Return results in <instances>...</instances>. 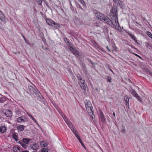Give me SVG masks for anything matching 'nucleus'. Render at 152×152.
Wrapping results in <instances>:
<instances>
[{"instance_id": "nucleus-26", "label": "nucleus", "mask_w": 152, "mask_h": 152, "mask_svg": "<svg viewBox=\"0 0 152 152\" xmlns=\"http://www.w3.org/2000/svg\"><path fill=\"white\" fill-rule=\"evenodd\" d=\"M64 41L67 44L70 46V43L69 42L68 39L66 37H64Z\"/></svg>"}, {"instance_id": "nucleus-24", "label": "nucleus", "mask_w": 152, "mask_h": 152, "mask_svg": "<svg viewBox=\"0 0 152 152\" xmlns=\"http://www.w3.org/2000/svg\"><path fill=\"white\" fill-rule=\"evenodd\" d=\"M6 131V128L4 126L0 127V132L2 133H4Z\"/></svg>"}, {"instance_id": "nucleus-29", "label": "nucleus", "mask_w": 152, "mask_h": 152, "mask_svg": "<svg viewBox=\"0 0 152 152\" xmlns=\"http://www.w3.org/2000/svg\"><path fill=\"white\" fill-rule=\"evenodd\" d=\"M15 113L18 116L20 115L21 114L19 110H16L15 111Z\"/></svg>"}, {"instance_id": "nucleus-46", "label": "nucleus", "mask_w": 152, "mask_h": 152, "mask_svg": "<svg viewBox=\"0 0 152 152\" xmlns=\"http://www.w3.org/2000/svg\"><path fill=\"white\" fill-rule=\"evenodd\" d=\"M69 2H70V5H71V6H72V3H71V2L70 0H69Z\"/></svg>"}, {"instance_id": "nucleus-30", "label": "nucleus", "mask_w": 152, "mask_h": 152, "mask_svg": "<svg viewBox=\"0 0 152 152\" xmlns=\"http://www.w3.org/2000/svg\"><path fill=\"white\" fill-rule=\"evenodd\" d=\"M19 143L21 144V146L23 147L24 148H26L27 145L25 144L24 143H23V142H20Z\"/></svg>"}, {"instance_id": "nucleus-34", "label": "nucleus", "mask_w": 152, "mask_h": 152, "mask_svg": "<svg viewBox=\"0 0 152 152\" xmlns=\"http://www.w3.org/2000/svg\"><path fill=\"white\" fill-rule=\"evenodd\" d=\"M80 143L83 146L84 148L85 149H86V148L85 146L84 145L83 142H82V141L81 140V141H80Z\"/></svg>"}, {"instance_id": "nucleus-40", "label": "nucleus", "mask_w": 152, "mask_h": 152, "mask_svg": "<svg viewBox=\"0 0 152 152\" xmlns=\"http://www.w3.org/2000/svg\"><path fill=\"white\" fill-rule=\"evenodd\" d=\"M3 101V99L1 95L0 94V102H1Z\"/></svg>"}, {"instance_id": "nucleus-19", "label": "nucleus", "mask_w": 152, "mask_h": 152, "mask_svg": "<svg viewBox=\"0 0 152 152\" xmlns=\"http://www.w3.org/2000/svg\"><path fill=\"white\" fill-rule=\"evenodd\" d=\"M48 144L45 141L41 142L40 145L42 147H45L47 146Z\"/></svg>"}, {"instance_id": "nucleus-2", "label": "nucleus", "mask_w": 152, "mask_h": 152, "mask_svg": "<svg viewBox=\"0 0 152 152\" xmlns=\"http://www.w3.org/2000/svg\"><path fill=\"white\" fill-rule=\"evenodd\" d=\"M96 16L98 20L104 22L109 25H112L113 24L111 22V20L105 15L99 12H97L96 14Z\"/></svg>"}, {"instance_id": "nucleus-51", "label": "nucleus", "mask_w": 152, "mask_h": 152, "mask_svg": "<svg viewBox=\"0 0 152 152\" xmlns=\"http://www.w3.org/2000/svg\"><path fill=\"white\" fill-rule=\"evenodd\" d=\"M23 152H29L27 151H23Z\"/></svg>"}, {"instance_id": "nucleus-6", "label": "nucleus", "mask_w": 152, "mask_h": 152, "mask_svg": "<svg viewBox=\"0 0 152 152\" xmlns=\"http://www.w3.org/2000/svg\"><path fill=\"white\" fill-rule=\"evenodd\" d=\"M99 115V120L101 121L103 123H104L105 122V119L104 114L102 111H100Z\"/></svg>"}, {"instance_id": "nucleus-37", "label": "nucleus", "mask_w": 152, "mask_h": 152, "mask_svg": "<svg viewBox=\"0 0 152 152\" xmlns=\"http://www.w3.org/2000/svg\"><path fill=\"white\" fill-rule=\"evenodd\" d=\"M138 97H137V96H136L135 97L137 99L140 101L141 102V98H140V97L138 96Z\"/></svg>"}, {"instance_id": "nucleus-11", "label": "nucleus", "mask_w": 152, "mask_h": 152, "mask_svg": "<svg viewBox=\"0 0 152 152\" xmlns=\"http://www.w3.org/2000/svg\"><path fill=\"white\" fill-rule=\"evenodd\" d=\"M13 150L14 152H21L20 148L17 145L13 147Z\"/></svg>"}, {"instance_id": "nucleus-48", "label": "nucleus", "mask_w": 152, "mask_h": 152, "mask_svg": "<svg viewBox=\"0 0 152 152\" xmlns=\"http://www.w3.org/2000/svg\"><path fill=\"white\" fill-rule=\"evenodd\" d=\"M149 75L152 77V72H149Z\"/></svg>"}, {"instance_id": "nucleus-9", "label": "nucleus", "mask_w": 152, "mask_h": 152, "mask_svg": "<svg viewBox=\"0 0 152 152\" xmlns=\"http://www.w3.org/2000/svg\"><path fill=\"white\" fill-rule=\"evenodd\" d=\"M70 50L74 54L76 55H78L79 54L78 52L76 49H74L71 46H69V47Z\"/></svg>"}, {"instance_id": "nucleus-54", "label": "nucleus", "mask_w": 152, "mask_h": 152, "mask_svg": "<svg viewBox=\"0 0 152 152\" xmlns=\"http://www.w3.org/2000/svg\"><path fill=\"white\" fill-rule=\"evenodd\" d=\"M14 53L15 54H16L17 53L16 52V53Z\"/></svg>"}, {"instance_id": "nucleus-1", "label": "nucleus", "mask_w": 152, "mask_h": 152, "mask_svg": "<svg viewBox=\"0 0 152 152\" xmlns=\"http://www.w3.org/2000/svg\"><path fill=\"white\" fill-rule=\"evenodd\" d=\"M110 16L112 19L111 22L113 23L110 26L115 29L120 31L121 28L118 22V13L116 7H113L110 13Z\"/></svg>"}, {"instance_id": "nucleus-15", "label": "nucleus", "mask_w": 152, "mask_h": 152, "mask_svg": "<svg viewBox=\"0 0 152 152\" xmlns=\"http://www.w3.org/2000/svg\"><path fill=\"white\" fill-rule=\"evenodd\" d=\"M114 3L119 5H122L123 2L120 0H113Z\"/></svg>"}, {"instance_id": "nucleus-31", "label": "nucleus", "mask_w": 152, "mask_h": 152, "mask_svg": "<svg viewBox=\"0 0 152 152\" xmlns=\"http://www.w3.org/2000/svg\"><path fill=\"white\" fill-rule=\"evenodd\" d=\"M42 0H36V1L39 5H40L42 2Z\"/></svg>"}, {"instance_id": "nucleus-23", "label": "nucleus", "mask_w": 152, "mask_h": 152, "mask_svg": "<svg viewBox=\"0 0 152 152\" xmlns=\"http://www.w3.org/2000/svg\"><path fill=\"white\" fill-rule=\"evenodd\" d=\"M131 94L133 95L134 97L138 96V94L134 90H132L131 92Z\"/></svg>"}, {"instance_id": "nucleus-52", "label": "nucleus", "mask_w": 152, "mask_h": 152, "mask_svg": "<svg viewBox=\"0 0 152 152\" xmlns=\"http://www.w3.org/2000/svg\"><path fill=\"white\" fill-rule=\"evenodd\" d=\"M76 137H77V136H78L79 135V134H77L75 135Z\"/></svg>"}, {"instance_id": "nucleus-47", "label": "nucleus", "mask_w": 152, "mask_h": 152, "mask_svg": "<svg viewBox=\"0 0 152 152\" xmlns=\"http://www.w3.org/2000/svg\"><path fill=\"white\" fill-rule=\"evenodd\" d=\"M35 123L36 124L39 126V127H40V126L39 125V124H38V123L37 122V121L36 122H35Z\"/></svg>"}, {"instance_id": "nucleus-43", "label": "nucleus", "mask_w": 152, "mask_h": 152, "mask_svg": "<svg viewBox=\"0 0 152 152\" xmlns=\"http://www.w3.org/2000/svg\"><path fill=\"white\" fill-rule=\"evenodd\" d=\"M33 121H34L35 123V122H36L37 121L36 120V119L34 118H33L32 119Z\"/></svg>"}, {"instance_id": "nucleus-41", "label": "nucleus", "mask_w": 152, "mask_h": 152, "mask_svg": "<svg viewBox=\"0 0 152 152\" xmlns=\"http://www.w3.org/2000/svg\"><path fill=\"white\" fill-rule=\"evenodd\" d=\"M136 23L137 24V25H136L137 26H140V27H141V26L142 25H141V24L139 23H137V22H136Z\"/></svg>"}, {"instance_id": "nucleus-12", "label": "nucleus", "mask_w": 152, "mask_h": 152, "mask_svg": "<svg viewBox=\"0 0 152 152\" xmlns=\"http://www.w3.org/2000/svg\"><path fill=\"white\" fill-rule=\"evenodd\" d=\"M51 26L53 27V28H58L60 27V25L55 22H53V23H52V25Z\"/></svg>"}, {"instance_id": "nucleus-50", "label": "nucleus", "mask_w": 152, "mask_h": 152, "mask_svg": "<svg viewBox=\"0 0 152 152\" xmlns=\"http://www.w3.org/2000/svg\"><path fill=\"white\" fill-rule=\"evenodd\" d=\"M113 114L114 116V117H115V113H114V112L113 113Z\"/></svg>"}, {"instance_id": "nucleus-4", "label": "nucleus", "mask_w": 152, "mask_h": 152, "mask_svg": "<svg viewBox=\"0 0 152 152\" xmlns=\"http://www.w3.org/2000/svg\"><path fill=\"white\" fill-rule=\"evenodd\" d=\"M78 83L82 90H86L87 86L84 79L80 81H78Z\"/></svg>"}, {"instance_id": "nucleus-17", "label": "nucleus", "mask_w": 152, "mask_h": 152, "mask_svg": "<svg viewBox=\"0 0 152 152\" xmlns=\"http://www.w3.org/2000/svg\"><path fill=\"white\" fill-rule=\"evenodd\" d=\"M31 148L34 150H36L38 148V146L36 143H34L31 146Z\"/></svg>"}, {"instance_id": "nucleus-36", "label": "nucleus", "mask_w": 152, "mask_h": 152, "mask_svg": "<svg viewBox=\"0 0 152 152\" xmlns=\"http://www.w3.org/2000/svg\"><path fill=\"white\" fill-rule=\"evenodd\" d=\"M88 61L92 65H94V64L92 62V61H91V59H88Z\"/></svg>"}, {"instance_id": "nucleus-18", "label": "nucleus", "mask_w": 152, "mask_h": 152, "mask_svg": "<svg viewBox=\"0 0 152 152\" xmlns=\"http://www.w3.org/2000/svg\"><path fill=\"white\" fill-rule=\"evenodd\" d=\"M17 121L18 123H21L22 122H24L25 121L23 119V117H18L17 119Z\"/></svg>"}, {"instance_id": "nucleus-13", "label": "nucleus", "mask_w": 152, "mask_h": 152, "mask_svg": "<svg viewBox=\"0 0 152 152\" xmlns=\"http://www.w3.org/2000/svg\"><path fill=\"white\" fill-rule=\"evenodd\" d=\"M124 100L126 103V104L128 107L129 108V98L127 96H125L124 97Z\"/></svg>"}, {"instance_id": "nucleus-20", "label": "nucleus", "mask_w": 152, "mask_h": 152, "mask_svg": "<svg viewBox=\"0 0 152 152\" xmlns=\"http://www.w3.org/2000/svg\"><path fill=\"white\" fill-rule=\"evenodd\" d=\"M70 128L72 131L73 133L75 135H76L78 134L77 131L75 129L74 127L73 126H71V127H70Z\"/></svg>"}, {"instance_id": "nucleus-25", "label": "nucleus", "mask_w": 152, "mask_h": 152, "mask_svg": "<svg viewBox=\"0 0 152 152\" xmlns=\"http://www.w3.org/2000/svg\"><path fill=\"white\" fill-rule=\"evenodd\" d=\"M77 77L78 80V81H81L84 80V79H83V77L80 74L77 75Z\"/></svg>"}, {"instance_id": "nucleus-45", "label": "nucleus", "mask_w": 152, "mask_h": 152, "mask_svg": "<svg viewBox=\"0 0 152 152\" xmlns=\"http://www.w3.org/2000/svg\"><path fill=\"white\" fill-rule=\"evenodd\" d=\"M23 39H24V40H25V42H27L26 40V39H25V37H24V36H23Z\"/></svg>"}, {"instance_id": "nucleus-27", "label": "nucleus", "mask_w": 152, "mask_h": 152, "mask_svg": "<svg viewBox=\"0 0 152 152\" xmlns=\"http://www.w3.org/2000/svg\"><path fill=\"white\" fill-rule=\"evenodd\" d=\"M41 152H48V149L46 148H42L41 149Z\"/></svg>"}, {"instance_id": "nucleus-28", "label": "nucleus", "mask_w": 152, "mask_h": 152, "mask_svg": "<svg viewBox=\"0 0 152 152\" xmlns=\"http://www.w3.org/2000/svg\"><path fill=\"white\" fill-rule=\"evenodd\" d=\"M146 33L149 37L152 39V34L150 32L147 31Z\"/></svg>"}, {"instance_id": "nucleus-3", "label": "nucleus", "mask_w": 152, "mask_h": 152, "mask_svg": "<svg viewBox=\"0 0 152 152\" xmlns=\"http://www.w3.org/2000/svg\"><path fill=\"white\" fill-rule=\"evenodd\" d=\"M85 104L89 115L92 118H94L95 116L94 114V113L91 102L89 100H86L85 101Z\"/></svg>"}, {"instance_id": "nucleus-56", "label": "nucleus", "mask_w": 152, "mask_h": 152, "mask_svg": "<svg viewBox=\"0 0 152 152\" xmlns=\"http://www.w3.org/2000/svg\"><path fill=\"white\" fill-rule=\"evenodd\" d=\"M123 131L124 132L125 131V130H123Z\"/></svg>"}, {"instance_id": "nucleus-21", "label": "nucleus", "mask_w": 152, "mask_h": 152, "mask_svg": "<svg viewBox=\"0 0 152 152\" xmlns=\"http://www.w3.org/2000/svg\"><path fill=\"white\" fill-rule=\"evenodd\" d=\"M46 22L50 26L52 25V23H53V21L49 19H46Z\"/></svg>"}, {"instance_id": "nucleus-49", "label": "nucleus", "mask_w": 152, "mask_h": 152, "mask_svg": "<svg viewBox=\"0 0 152 152\" xmlns=\"http://www.w3.org/2000/svg\"><path fill=\"white\" fill-rule=\"evenodd\" d=\"M108 81L109 82H111V80L110 79H108Z\"/></svg>"}, {"instance_id": "nucleus-22", "label": "nucleus", "mask_w": 152, "mask_h": 152, "mask_svg": "<svg viewBox=\"0 0 152 152\" xmlns=\"http://www.w3.org/2000/svg\"><path fill=\"white\" fill-rule=\"evenodd\" d=\"M31 140V139H29L28 138H23V142L27 144H28Z\"/></svg>"}, {"instance_id": "nucleus-32", "label": "nucleus", "mask_w": 152, "mask_h": 152, "mask_svg": "<svg viewBox=\"0 0 152 152\" xmlns=\"http://www.w3.org/2000/svg\"><path fill=\"white\" fill-rule=\"evenodd\" d=\"M94 27H100V24H98L97 23H94Z\"/></svg>"}, {"instance_id": "nucleus-55", "label": "nucleus", "mask_w": 152, "mask_h": 152, "mask_svg": "<svg viewBox=\"0 0 152 152\" xmlns=\"http://www.w3.org/2000/svg\"><path fill=\"white\" fill-rule=\"evenodd\" d=\"M123 131L124 132L125 131V130H123Z\"/></svg>"}, {"instance_id": "nucleus-16", "label": "nucleus", "mask_w": 152, "mask_h": 152, "mask_svg": "<svg viewBox=\"0 0 152 152\" xmlns=\"http://www.w3.org/2000/svg\"><path fill=\"white\" fill-rule=\"evenodd\" d=\"M24 128L25 126L22 125H19L17 127V129L21 132L23 131L24 130Z\"/></svg>"}, {"instance_id": "nucleus-44", "label": "nucleus", "mask_w": 152, "mask_h": 152, "mask_svg": "<svg viewBox=\"0 0 152 152\" xmlns=\"http://www.w3.org/2000/svg\"><path fill=\"white\" fill-rule=\"evenodd\" d=\"M106 48L107 49V50H108V51H111V50L110 49L108 46H107Z\"/></svg>"}, {"instance_id": "nucleus-10", "label": "nucleus", "mask_w": 152, "mask_h": 152, "mask_svg": "<svg viewBox=\"0 0 152 152\" xmlns=\"http://www.w3.org/2000/svg\"><path fill=\"white\" fill-rule=\"evenodd\" d=\"M127 34L131 37V38L135 42H137V40L135 36L133 34L129 31L127 32Z\"/></svg>"}, {"instance_id": "nucleus-39", "label": "nucleus", "mask_w": 152, "mask_h": 152, "mask_svg": "<svg viewBox=\"0 0 152 152\" xmlns=\"http://www.w3.org/2000/svg\"><path fill=\"white\" fill-rule=\"evenodd\" d=\"M76 137L77 138L78 140H79V142H80V141H81V140H81L79 135L78 136H77V137Z\"/></svg>"}, {"instance_id": "nucleus-35", "label": "nucleus", "mask_w": 152, "mask_h": 152, "mask_svg": "<svg viewBox=\"0 0 152 152\" xmlns=\"http://www.w3.org/2000/svg\"><path fill=\"white\" fill-rule=\"evenodd\" d=\"M26 113L29 117L31 119H32L34 117L31 114H29L28 113L26 112Z\"/></svg>"}, {"instance_id": "nucleus-38", "label": "nucleus", "mask_w": 152, "mask_h": 152, "mask_svg": "<svg viewBox=\"0 0 152 152\" xmlns=\"http://www.w3.org/2000/svg\"><path fill=\"white\" fill-rule=\"evenodd\" d=\"M138 97H137V96H136L135 97L137 99L140 101L141 102V98H140V97L138 96Z\"/></svg>"}, {"instance_id": "nucleus-5", "label": "nucleus", "mask_w": 152, "mask_h": 152, "mask_svg": "<svg viewBox=\"0 0 152 152\" xmlns=\"http://www.w3.org/2000/svg\"><path fill=\"white\" fill-rule=\"evenodd\" d=\"M62 117L69 128L73 126L72 123L65 115L62 116Z\"/></svg>"}, {"instance_id": "nucleus-33", "label": "nucleus", "mask_w": 152, "mask_h": 152, "mask_svg": "<svg viewBox=\"0 0 152 152\" xmlns=\"http://www.w3.org/2000/svg\"><path fill=\"white\" fill-rule=\"evenodd\" d=\"M81 3L83 6H85V4L84 1L83 0H78Z\"/></svg>"}, {"instance_id": "nucleus-8", "label": "nucleus", "mask_w": 152, "mask_h": 152, "mask_svg": "<svg viewBox=\"0 0 152 152\" xmlns=\"http://www.w3.org/2000/svg\"><path fill=\"white\" fill-rule=\"evenodd\" d=\"M4 114L7 117H10L12 115V112L10 110H6L5 112L4 113Z\"/></svg>"}, {"instance_id": "nucleus-14", "label": "nucleus", "mask_w": 152, "mask_h": 152, "mask_svg": "<svg viewBox=\"0 0 152 152\" xmlns=\"http://www.w3.org/2000/svg\"><path fill=\"white\" fill-rule=\"evenodd\" d=\"M18 134L16 132H14L12 134V137L15 141H18Z\"/></svg>"}, {"instance_id": "nucleus-42", "label": "nucleus", "mask_w": 152, "mask_h": 152, "mask_svg": "<svg viewBox=\"0 0 152 152\" xmlns=\"http://www.w3.org/2000/svg\"><path fill=\"white\" fill-rule=\"evenodd\" d=\"M134 54L136 56H137V57H139V58H141V59L142 58L141 57H140V56H139V55L136 54V53H134Z\"/></svg>"}, {"instance_id": "nucleus-7", "label": "nucleus", "mask_w": 152, "mask_h": 152, "mask_svg": "<svg viewBox=\"0 0 152 152\" xmlns=\"http://www.w3.org/2000/svg\"><path fill=\"white\" fill-rule=\"evenodd\" d=\"M28 88L29 90V93L31 94L34 95L36 94V91L35 89L32 86H30L28 87Z\"/></svg>"}, {"instance_id": "nucleus-53", "label": "nucleus", "mask_w": 152, "mask_h": 152, "mask_svg": "<svg viewBox=\"0 0 152 152\" xmlns=\"http://www.w3.org/2000/svg\"><path fill=\"white\" fill-rule=\"evenodd\" d=\"M18 53L19 54H20V51H19V52H18Z\"/></svg>"}]
</instances>
